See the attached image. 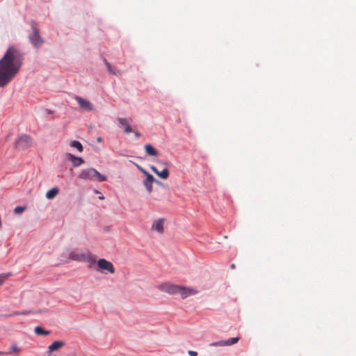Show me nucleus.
Instances as JSON below:
<instances>
[{"instance_id":"1a4fd4ad","label":"nucleus","mask_w":356,"mask_h":356,"mask_svg":"<svg viewBox=\"0 0 356 356\" xmlns=\"http://www.w3.org/2000/svg\"><path fill=\"white\" fill-rule=\"evenodd\" d=\"M164 218H159L154 220L152 225V229L157 232L159 234L163 233V225H164Z\"/></svg>"},{"instance_id":"dca6fc26","label":"nucleus","mask_w":356,"mask_h":356,"mask_svg":"<svg viewBox=\"0 0 356 356\" xmlns=\"http://www.w3.org/2000/svg\"><path fill=\"white\" fill-rule=\"evenodd\" d=\"M104 62L105 63V65L106 67V69L108 72L113 75H118L120 72L118 70H117L115 67H113L110 63H108L106 59L104 60Z\"/></svg>"},{"instance_id":"72a5a7b5","label":"nucleus","mask_w":356,"mask_h":356,"mask_svg":"<svg viewBox=\"0 0 356 356\" xmlns=\"http://www.w3.org/2000/svg\"><path fill=\"white\" fill-rule=\"evenodd\" d=\"M95 192L96 193H99V192L98 191H97V190H95Z\"/></svg>"},{"instance_id":"aec40b11","label":"nucleus","mask_w":356,"mask_h":356,"mask_svg":"<svg viewBox=\"0 0 356 356\" xmlns=\"http://www.w3.org/2000/svg\"><path fill=\"white\" fill-rule=\"evenodd\" d=\"M21 351V349L16 345L13 344L9 350L6 353V354H13V353H17L18 354Z\"/></svg>"},{"instance_id":"39448f33","label":"nucleus","mask_w":356,"mask_h":356,"mask_svg":"<svg viewBox=\"0 0 356 356\" xmlns=\"http://www.w3.org/2000/svg\"><path fill=\"white\" fill-rule=\"evenodd\" d=\"M79 178L81 179H97L99 181H104L106 180V176L100 174L97 170L92 168L81 170Z\"/></svg>"},{"instance_id":"cd10ccee","label":"nucleus","mask_w":356,"mask_h":356,"mask_svg":"<svg viewBox=\"0 0 356 356\" xmlns=\"http://www.w3.org/2000/svg\"><path fill=\"white\" fill-rule=\"evenodd\" d=\"M150 169H151V170H152L155 174L158 173V171H159V170H157V168H156L155 166L152 165V166L150 167Z\"/></svg>"},{"instance_id":"f8f14e48","label":"nucleus","mask_w":356,"mask_h":356,"mask_svg":"<svg viewBox=\"0 0 356 356\" xmlns=\"http://www.w3.org/2000/svg\"><path fill=\"white\" fill-rule=\"evenodd\" d=\"M154 181H155V178L152 175H148L143 181V184L148 193H151L152 192V184L154 183Z\"/></svg>"},{"instance_id":"6ab92c4d","label":"nucleus","mask_w":356,"mask_h":356,"mask_svg":"<svg viewBox=\"0 0 356 356\" xmlns=\"http://www.w3.org/2000/svg\"><path fill=\"white\" fill-rule=\"evenodd\" d=\"M37 312H34V311H31V310H25V311H23V312H15L11 314H9V315H7L8 316H17V315H28V314H36Z\"/></svg>"},{"instance_id":"5701e85b","label":"nucleus","mask_w":356,"mask_h":356,"mask_svg":"<svg viewBox=\"0 0 356 356\" xmlns=\"http://www.w3.org/2000/svg\"><path fill=\"white\" fill-rule=\"evenodd\" d=\"M11 273H1L0 274V285H1L8 277L11 276Z\"/></svg>"},{"instance_id":"423d86ee","label":"nucleus","mask_w":356,"mask_h":356,"mask_svg":"<svg viewBox=\"0 0 356 356\" xmlns=\"http://www.w3.org/2000/svg\"><path fill=\"white\" fill-rule=\"evenodd\" d=\"M33 143L32 138L27 134H22L19 136L15 141V147L20 149H26L29 148Z\"/></svg>"},{"instance_id":"c756f323","label":"nucleus","mask_w":356,"mask_h":356,"mask_svg":"<svg viewBox=\"0 0 356 356\" xmlns=\"http://www.w3.org/2000/svg\"><path fill=\"white\" fill-rule=\"evenodd\" d=\"M134 134L136 137H140V134L138 131H134Z\"/></svg>"},{"instance_id":"a878e982","label":"nucleus","mask_w":356,"mask_h":356,"mask_svg":"<svg viewBox=\"0 0 356 356\" xmlns=\"http://www.w3.org/2000/svg\"><path fill=\"white\" fill-rule=\"evenodd\" d=\"M137 168L142 172L143 173L145 177H147L148 175H150L146 170H145L144 168H143L141 166L136 164Z\"/></svg>"},{"instance_id":"f03ea898","label":"nucleus","mask_w":356,"mask_h":356,"mask_svg":"<svg viewBox=\"0 0 356 356\" xmlns=\"http://www.w3.org/2000/svg\"><path fill=\"white\" fill-rule=\"evenodd\" d=\"M158 289L170 295L179 294L182 299L198 293V290L194 288L177 285L170 282H164L158 286Z\"/></svg>"},{"instance_id":"20e7f679","label":"nucleus","mask_w":356,"mask_h":356,"mask_svg":"<svg viewBox=\"0 0 356 356\" xmlns=\"http://www.w3.org/2000/svg\"><path fill=\"white\" fill-rule=\"evenodd\" d=\"M69 258L74 261L95 263L97 257L89 251L80 252L79 250H74L70 253Z\"/></svg>"},{"instance_id":"4468645a","label":"nucleus","mask_w":356,"mask_h":356,"mask_svg":"<svg viewBox=\"0 0 356 356\" xmlns=\"http://www.w3.org/2000/svg\"><path fill=\"white\" fill-rule=\"evenodd\" d=\"M145 150L147 155L151 156H156L159 153L158 151L154 149V147L150 144H146L145 145Z\"/></svg>"},{"instance_id":"0eeeda50","label":"nucleus","mask_w":356,"mask_h":356,"mask_svg":"<svg viewBox=\"0 0 356 356\" xmlns=\"http://www.w3.org/2000/svg\"><path fill=\"white\" fill-rule=\"evenodd\" d=\"M97 267L95 268V270L97 271H100L102 273H105V271H107L111 274H113L115 272L113 264L105 259H99L97 260Z\"/></svg>"},{"instance_id":"9b49d317","label":"nucleus","mask_w":356,"mask_h":356,"mask_svg":"<svg viewBox=\"0 0 356 356\" xmlns=\"http://www.w3.org/2000/svg\"><path fill=\"white\" fill-rule=\"evenodd\" d=\"M65 346V342L63 341H55L48 347V354L51 355L53 352L63 348Z\"/></svg>"},{"instance_id":"f704fd0d","label":"nucleus","mask_w":356,"mask_h":356,"mask_svg":"<svg viewBox=\"0 0 356 356\" xmlns=\"http://www.w3.org/2000/svg\"><path fill=\"white\" fill-rule=\"evenodd\" d=\"M0 354H1V353L0 352Z\"/></svg>"},{"instance_id":"ddd939ff","label":"nucleus","mask_w":356,"mask_h":356,"mask_svg":"<svg viewBox=\"0 0 356 356\" xmlns=\"http://www.w3.org/2000/svg\"><path fill=\"white\" fill-rule=\"evenodd\" d=\"M67 156L72 162L74 167H78L84 163V160L81 157H77L70 153H68Z\"/></svg>"},{"instance_id":"412c9836","label":"nucleus","mask_w":356,"mask_h":356,"mask_svg":"<svg viewBox=\"0 0 356 356\" xmlns=\"http://www.w3.org/2000/svg\"><path fill=\"white\" fill-rule=\"evenodd\" d=\"M159 177L161 179H165L169 177V170L167 168H164L162 171H158L156 173Z\"/></svg>"},{"instance_id":"7c9ffc66","label":"nucleus","mask_w":356,"mask_h":356,"mask_svg":"<svg viewBox=\"0 0 356 356\" xmlns=\"http://www.w3.org/2000/svg\"><path fill=\"white\" fill-rule=\"evenodd\" d=\"M97 142L101 143L102 141V138L101 137H97L96 139Z\"/></svg>"},{"instance_id":"2eb2a0df","label":"nucleus","mask_w":356,"mask_h":356,"mask_svg":"<svg viewBox=\"0 0 356 356\" xmlns=\"http://www.w3.org/2000/svg\"><path fill=\"white\" fill-rule=\"evenodd\" d=\"M59 193V190L57 187L52 188L49 190L46 193V197L48 200L54 199Z\"/></svg>"},{"instance_id":"f257e3e1","label":"nucleus","mask_w":356,"mask_h":356,"mask_svg":"<svg viewBox=\"0 0 356 356\" xmlns=\"http://www.w3.org/2000/svg\"><path fill=\"white\" fill-rule=\"evenodd\" d=\"M24 54L15 47H10L0 59V88L7 86L19 72Z\"/></svg>"},{"instance_id":"bb28decb","label":"nucleus","mask_w":356,"mask_h":356,"mask_svg":"<svg viewBox=\"0 0 356 356\" xmlns=\"http://www.w3.org/2000/svg\"><path fill=\"white\" fill-rule=\"evenodd\" d=\"M188 354L190 356H197V353L196 351H194V350H188Z\"/></svg>"},{"instance_id":"393cba45","label":"nucleus","mask_w":356,"mask_h":356,"mask_svg":"<svg viewBox=\"0 0 356 356\" xmlns=\"http://www.w3.org/2000/svg\"><path fill=\"white\" fill-rule=\"evenodd\" d=\"M25 210H26V207H17L15 208L14 212L16 214H20L23 211H24Z\"/></svg>"},{"instance_id":"a211bd4d","label":"nucleus","mask_w":356,"mask_h":356,"mask_svg":"<svg viewBox=\"0 0 356 356\" xmlns=\"http://www.w3.org/2000/svg\"><path fill=\"white\" fill-rule=\"evenodd\" d=\"M70 146L76 148L77 150L80 152H83V145L79 141L77 140H72L70 143Z\"/></svg>"},{"instance_id":"c85d7f7f","label":"nucleus","mask_w":356,"mask_h":356,"mask_svg":"<svg viewBox=\"0 0 356 356\" xmlns=\"http://www.w3.org/2000/svg\"><path fill=\"white\" fill-rule=\"evenodd\" d=\"M154 183H156V184H158V185H160V186H162V185H163V184H162V182H161V181H159V180H156V179H155V181H154Z\"/></svg>"},{"instance_id":"2f4dec72","label":"nucleus","mask_w":356,"mask_h":356,"mask_svg":"<svg viewBox=\"0 0 356 356\" xmlns=\"http://www.w3.org/2000/svg\"><path fill=\"white\" fill-rule=\"evenodd\" d=\"M99 200H104V197L103 195H101V196L99 197Z\"/></svg>"},{"instance_id":"9d476101","label":"nucleus","mask_w":356,"mask_h":356,"mask_svg":"<svg viewBox=\"0 0 356 356\" xmlns=\"http://www.w3.org/2000/svg\"><path fill=\"white\" fill-rule=\"evenodd\" d=\"M118 120L119 122V127L123 128L124 133L129 134L133 131L131 126L129 124L127 119L120 118Z\"/></svg>"},{"instance_id":"4be33fe9","label":"nucleus","mask_w":356,"mask_h":356,"mask_svg":"<svg viewBox=\"0 0 356 356\" xmlns=\"http://www.w3.org/2000/svg\"><path fill=\"white\" fill-rule=\"evenodd\" d=\"M238 341H239L238 337L229 338V339L225 340V343H226L225 345H226V346H229L236 343Z\"/></svg>"},{"instance_id":"6e6552de","label":"nucleus","mask_w":356,"mask_h":356,"mask_svg":"<svg viewBox=\"0 0 356 356\" xmlns=\"http://www.w3.org/2000/svg\"><path fill=\"white\" fill-rule=\"evenodd\" d=\"M74 99L78 102L81 109L86 111H94V106L88 100H86L79 96H75Z\"/></svg>"},{"instance_id":"473e14b6","label":"nucleus","mask_w":356,"mask_h":356,"mask_svg":"<svg viewBox=\"0 0 356 356\" xmlns=\"http://www.w3.org/2000/svg\"><path fill=\"white\" fill-rule=\"evenodd\" d=\"M235 268V265H234V264H232V265H231V268H232V269H233V268Z\"/></svg>"},{"instance_id":"f3484780","label":"nucleus","mask_w":356,"mask_h":356,"mask_svg":"<svg viewBox=\"0 0 356 356\" xmlns=\"http://www.w3.org/2000/svg\"><path fill=\"white\" fill-rule=\"evenodd\" d=\"M35 332L38 334V335H48L50 334V331L49 330H44L42 327L40 326H37L35 327Z\"/></svg>"},{"instance_id":"b1692460","label":"nucleus","mask_w":356,"mask_h":356,"mask_svg":"<svg viewBox=\"0 0 356 356\" xmlns=\"http://www.w3.org/2000/svg\"><path fill=\"white\" fill-rule=\"evenodd\" d=\"M225 340H222L216 342H213L210 344L211 346H226Z\"/></svg>"},{"instance_id":"7ed1b4c3","label":"nucleus","mask_w":356,"mask_h":356,"mask_svg":"<svg viewBox=\"0 0 356 356\" xmlns=\"http://www.w3.org/2000/svg\"><path fill=\"white\" fill-rule=\"evenodd\" d=\"M31 26L32 33L29 36V40L35 49H39L44 43V40L40 35L38 24L35 21L32 20L31 22Z\"/></svg>"}]
</instances>
